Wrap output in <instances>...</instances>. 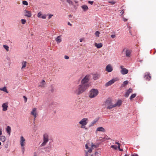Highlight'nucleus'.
<instances>
[{
	"instance_id": "obj_1",
	"label": "nucleus",
	"mask_w": 156,
	"mask_h": 156,
	"mask_svg": "<svg viewBox=\"0 0 156 156\" xmlns=\"http://www.w3.org/2000/svg\"><path fill=\"white\" fill-rule=\"evenodd\" d=\"M87 88V86H83L80 84L77 87H73L72 89V92L73 94L78 95L84 92Z\"/></svg>"
},
{
	"instance_id": "obj_2",
	"label": "nucleus",
	"mask_w": 156,
	"mask_h": 156,
	"mask_svg": "<svg viewBox=\"0 0 156 156\" xmlns=\"http://www.w3.org/2000/svg\"><path fill=\"white\" fill-rule=\"evenodd\" d=\"M88 122V119L87 118H83L79 122V124L80 126V128L84 129L85 130L87 129V128L86 127V126Z\"/></svg>"
},
{
	"instance_id": "obj_3",
	"label": "nucleus",
	"mask_w": 156,
	"mask_h": 156,
	"mask_svg": "<svg viewBox=\"0 0 156 156\" xmlns=\"http://www.w3.org/2000/svg\"><path fill=\"white\" fill-rule=\"evenodd\" d=\"M90 78V77L89 75H86L82 80L81 82V84L83 86H87V88H88L90 86V84L88 83V82L89 81Z\"/></svg>"
},
{
	"instance_id": "obj_4",
	"label": "nucleus",
	"mask_w": 156,
	"mask_h": 156,
	"mask_svg": "<svg viewBox=\"0 0 156 156\" xmlns=\"http://www.w3.org/2000/svg\"><path fill=\"white\" fill-rule=\"evenodd\" d=\"M98 94V91L97 89H93L90 92L89 97L90 98H93L96 97Z\"/></svg>"
},
{
	"instance_id": "obj_5",
	"label": "nucleus",
	"mask_w": 156,
	"mask_h": 156,
	"mask_svg": "<svg viewBox=\"0 0 156 156\" xmlns=\"http://www.w3.org/2000/svg\"><path fill=\"white\" fill-rule=\"evenodd\" d=\"M20 143L23 153V154L25 151L24 146L26 144V140L24 137L22 136H21L20 137Z\"/></svg>"
},
{
	"instance_id": "obj_6",
	"label": "nucleus",
	"mask_w": 156,
	"mask_h": 156,
	"mask_svg": "<svg viewBox=\"0 0 156 156\" xmlns=\"http://www.w3.org/2000/svg\"><path fill=\"white\" fill-rule=\"evenodd\" d=\"M132 50L126 48H124L122 51V55H125L127 57H129L131 56Z\"/></svg>"
},
{
	"instance_id": "obj_7",
	"label": "nucleus",
	"mask_w": 156,
	"mask_h": 156,
	"mask_svg": "<svg viewBox=\"0 0 156 156\" xmlns=\"http://www.w3.org/2000/svg\"><path fill=\"white\" fill-rule=\"evenodd\" d=\"M49 141L48 135L47 133H45L43 135V142L41 145V146H45Z\"/></svg>"
},
{
	"instance_id": "obj_8",
	"label": "nucleus",
	"mask_w": 156,
	"mask_h": 156,
	"mask_svg": "<svg viewBox=\"0 0 156 156\" xmlns=\"http://www.w3.org/2000/svg\"><path fill=\"white\" fill-rule=\"evenodd\" d=\"M91 144L90 143H87V144H85V148L87 150V151H84L85 154H88V153H90L92 152V149L90 147Z\"/></svg>"
},
{
	"instance_id": "obj_9",
	"label": "nucleus",
	"mask_w": 156,
	"mask_h": 156,
	"mask_svg": "<svg viewBox=\"0 0 156 156\" xmlns=\"http://www.w3.org/2000/svg\"><path fill=\"white\" fill-rule=\"evenodd\" d=\"M119 79L118 78L116 77L112 79V80H110L108 82H107L105 84V86L108 87V86L112 85V84L114 83L115 82L118 80Z\"/></svg>"
},
{
	"instance_id": "obj_10",
	"label": "nucleus",
	"mask_w": 156,
	"mask_h": 156,
	"mask_svg": "<svg viewBox=\"0 0 156 156\" xmlns=\"http://www.w3.org/2000/svg\"><path fill=\"white\" fill-rule=\"evenodd\" d=\"M23 14L25 16L28 17H30L32 16L31 12L27 10H25L24 11Z\"/></svg>"
},
{
	"instance_id": "obj_11",
	"label": "nucleus",
	"mask_w": 156,
	"mask_h": 156,
	"mask_svg": "<svg viewBox=\"0 0 156 156\" xmlns=\"http://www.w3.org/2000/svg\"><path fill=\"white\" fill-rule=\"evenodd\" d=\"M46 84L44 80H43L41 81L39 83L38 87H44L46 86Z\"/></svg>"
},
{
	"instance_id": "obj_12",
	"label": "nucleus",
	"mask_w": 156,
	"mask_h": 156,
	"mask_svg": "<svg viewBox=\"0 0 156 156\" xmlns=\"http://www.w3.org/2000/svg\"><path fill=\"white\" fill-rule=\"evenodd\" d=\"M31 114L33 115L35 118L37 117V112L36 108H34L33 109L32 111L31 112Z\"/></svg>"
},
{
	"instance_id": "obj_13",
	"label": "nucleus",
	"mask_w": 156,
	"mask_h": 156,
	"mask_svg": "<svg viewBox=\"0 0 156 156\" xmlns=\"http://www.w3.org/2000/svg\"><path fill=\"white\" fill-rule=\"evenodd\" d=\"M105 129L102 127H98L95 131L96 133H97L98 132H105Z\"/></svg>"
},
{
	"instance_id": "obj_14",
	"label": "nucleus",
	"mask_w": 156,
	"mask_h": 156,
	"mask_svg": "<svg viewBox=\"0 0 156 156\" xmlns=\"http://www.w3.org/2000/svg\"><path fill=\"white\" fill-rule=\"evenodd\" d=\"M105 103V105L107 106H108L113 103L112 100L109 99L106 100Z\"/></svg>"
},
{
	"instance_id": "obj_15",
	"label": "nucleus",
	"mask_w": 156,
	"mask_h": 156,
	"mask_svg": "<svg viewBox=\"0 0 156 156\" xmlns=\"http://www.w3.org/2000/svg\"><path fill=\"white\" fill-rule=\"evenodd\" d=\"M2 107L3 108L2 110L3 111H6L8 107L7 104L6 103L3 104L2 105Z\"/></svg>"
},
{
	"instance_id": "obj_16",
	"label": "nucleus",
	"mask_w": 156,
	"mask_h": 156,
	"mask_svg": "<svg viewBox=\"0 0 156 156\" xmlns=\"http://www.w3.org/2000/svg\"><path fill=\"white\" fill-rule=\"evenodd\" d=\"M55 41L58 44L59 43L62 41L61 36H59L55 39Z\"/></svg>"
},
{
	"instance_id": "obj_17",
	"label": "nucleus",
	"mask_w": 156,
	"mask_h": 156,
	"mask_svg": "<svg viewBox=\"0 0 156 156\" xmlns=\"http://www.w3.org/2000/svg\"><path fill=\"white\" fill-rule=\"evenodd\" d=\"M132 89L129 88L128 91L126 92L125 94V97H127L129 95L130 93H132Z\"/></svg>"
},
{
	"instance_id": "obj_18",
	"label": "nucleus",
	"mask_w": 156,
	"mask_h": 156,
	"mask_svg": "<svg viewBox=\"0 0 156 156\" xmlns=\"http://www.w3.org/2000/svg\"><path fill=\"white\" fill-rule=\"evenodd\" d=\"M128 72V70L127 69H122L121 71V73L123 75L126 74Z\"/></svg>"
},
{
	"instance_id": "obj_19",
	"label": "nucleus",
	"mask_w": 156,
	"mask_h": 156,
	"mask_svg": "<svg viewBox=\"0 0 156 156\" xmlns=\"http://www.w3.org/2000/svg\"><path fill=\"white\" fill-rule=\"evenodd\" d=\"M109 138H108V136H105L103 138L101 137H100L99 139V140L100 141H104L106 140H108Z\"/></svg>"
},
{
	"instance_id": "obj_20",
	"label": "nucleus",
	"mask_w": 156,
	"mask_h": 156,
	"mask_svg": "<svg viewBox=\"0 0 156 156\" xmlns=\"http://www.w3.org/2000/svg\"><path fill=\"white\" fill-rule=\"evenodd\" d=\"M97 121V120H94L92 122H90V123L89 125V127H90L93 126L94 125V124L96 123Z\"/></svg>"
},
{
	"instance_id": "obj_21",
	"label": "nucleus",
	"mask_w": 156,
	"mask_h": 156,
	"mask_svg": "<svg viewBox=\"0 0 156 156\" xmlns=\"http://www.w3.org/2000/svg\"><path fill=\"white\" fill-rule=\"evenodd\" d=\"M95 46L96 47L98 48H99L103 46V44L102 43H95L94 44Z\"/></svg>"
},
{
	"instance_id": "obj_22",
	"label": "nucleus",
	"mask_w": 156,
	"mask_h": 156,
	"mask_svg": "<svg viewBox=\"0 0 156 156\" xmlns=\"http://www.w3.org/2000/svg\"><path fill=\"white\" fill-rule=\"evenodd\" d=\"M122 103V101L119 100H118L117 101V102H116V103H115V104H115V107H116V106H120L121 105Z\"/></svg>"
},
{
	"instance_id": "obj_23",
	"label": "nucleus",
	"mask_w": 156,
	"mask_h": 156,
	"mask_svg": "<svg viewBox=\"0 0 156 156\" xmlns=\"http://www.w3.org/2000/svg\"><path fill=\"white\" fill-rule=\"evenodd\" d=\"M5 137L4 136H0V140L3 142L5 140Z\"/></svg>"
},
{
	"instance_id": "obj_24",
	"label": "nucleus",
	"mask_w": 156,
	"mask_h": 156,
	"mask_svg": "<svg viewBox=\"0 0 156 156\" xmlns=\"http://www.w3.org/2000/svg\"><path fill=\"white\" fill-rule=\"evenodd\" d=\"M81 8L83 9L84 11H86L88 9V6L86 5H83L82 6Z\"/></svg>"
},
{
	"instance_id": "obj_25",
	"label": "nucleus",
	"mask_w": 156,
	"mask_h": 156,
	"mask_svg": "<svg viewBox=\"0 0 156 156\" xmlns=\"http://www.w3.org/2000/svg\"><path fill=\"white\" fill-rule=\"evenodd\" d=\"M99 76V75L98 74H94L93 75V78L94 80H96L98 79Z\"/></svg>"
},
{
	"instance_id": "obj_26",
	"label": "nucleus",
	"mask_w": 156,
	"mask_h": 156,
	"mask_svg": "<svg viewBox=\"0 0 156 156\" xmlns=\"http://www.w3.org/2000/svg\"><path fill=\"white\" fill-rule=\"evenodd\" d=\"M0 90L1 91H3L6 93H8V92L5 87H4L2 88H0Z\"/></svg>"
},
{
	"instance_id": "obj_27",
	"label": "nucleus",
	"mask_w": 156,
	"mask_h": 156,
	"mask_svg": "<svg viewBox=\"0 0 156 156\" xmlns=\"http://www.w3.org/2000/svg\"><path fill=\"white\" fill-rule=\"evenodd\" d=\"M115 104H113L112 103L111 105L108 106H107V108L108 109H112V108L115 107Z\"/></svg>"
},
{
	"instance_id": "obj_28",
	"label": "nucleus",
	"mask_w": 156,
	"mask_h": 156,
	"mask_svg": "<svg viewBox=\"0 0 156 156\" xmlns=\"http://www.w3.org/2000/svg\"><path fill=\"white\" fill-rule=\"evenodd\" d=\"M6 129V131L7 133H8L9 135H10L11 131V129L10 127L9 126H8L7 127Z\"/></svg>"
},
{
	"instance_id": "obj_29",
	"label": "nucleus",
	"mask_w": 156,
	"mask_h": 156,
	"mask_svg": "<svg viewBox=\"0 0 156 156\" xmlns=\"http://www.w3.org/2000/svg\"><path fill=\"white\" fill-rule=\"evenodd\" d=\"M147 80H150L151 78V76H149V73H147L145 77Z\"/></svg>"
},
{
	"instance_id": "obj_30",
	"label": "nucleus",
	"mask_w": 156,
	"mask_h": 156,
	"mask_svg": "<svg viewBox=\"0 0 156 156\" xmlns=\"http://www.w3.org/2000/svg\"><path fill=\"white\" fill-rule=\"evenodd\" d=\"M27 62L26 61H23L22 62V68H23L26 67V66Z\"/></svg>"
},
{
	"instance_id": "obj_31",
	"label": "nucleus",
	"mask_w": 156,
	"mask_h": 156,
	"mask_svg": "<svg viewBox=\"0 0 156 156\" xmlns=\"http://www.w3.org/2000/svg\"><path fill=\"white\" fill-rule=\"evenodd\" d=\"M3 47L7 51H9V47L6 45H4L3 46Z\"/></svg>"
},
{
	"instance_id": "obj_32",
	"label": "nucleus",
	"mask_w": 156,
	"mask_h": 156,
	"mask_svg": "<svg viewBox=\"0 0 156 156\" xmlns=\"http://www.w3.org/2000/svg\"><path fill=\"white\" fill-rule=\"evenodd\" d=\"M90 147H91L92 149L94 148H96L97 147L96 145L92 143L91 144Z\"/></svg>"
},
{
	"instance_id": "obj_33",
	"label": "nucleus",
	"mask_w": 156,
	"mask_h": 156,
	"mask_svg": "<svg viewBox=\"0 0 156 156\" xmlns=\"http://www.w3.org/2000/svg\"><path fill=\"white\" fill-rule=\"evenodd\" d=\"M136 96V94H133L130 97V99L132 100L133 98H134Z\"/></svg>"
},
{
	"instance_id": "obj_34",
	"label": "nucleus",
	"mask_w": 156,
	"mask_h": 156,
	"mask_svg": "<svg viewBox=\"0 0 156 156\" xmlns=\"http://www.w3.org/2000/svg\"><path fill=\"white\" fill-rule=\"evenodd\" d=\"M100 34V33L98 31H97L95 33V35L96 36H97L98 37H99V35Z\"/></svg>"
},
{
	"instance_id": "obj_35",
	"label": "nucleus",
	"mask_w": 156,
	"mask_h": 156,
	"mask_svg": "<svg viewBox=\"0 0 156 156\" xmlns=\"http://www.w3.org/2000/svg\"><path fill=\"white\" fill-rule=\"evenodd\" d=\"M21 21L22 23L23 24H24L26 23V20H24V19H22L21 20Z\"/></svg>"
},
{
	"instance_id": "obj_36",
	"label": "nucleus",
	"mask_w": 156,
	"mask_h": 156,
	"mask_svg": "<svg viewBox=\"0 0 156 156\" xmlns=\"http://www.w3.org/2000/svg\"><path fill=\"white\" fill-rule=\"evenodd\" d=\"M23 4L24 5H28V3L27 2V1H23Z\"/></svg>"
},
{
	"instance_id": "obj_37",
	"label": "nucleus",
	"mask_w": 156,
	"mask_h": 156,
	"mask_svg": "<svg viewBox=\"0 0 156 156\" xmlns=\"http://www.w3.org/2000/svg\"><path fill=\"white\" fill-rule=\"evenodd\" d=\"M111 147L115 150L117 149V146L116 145H112L111 146Z\"/></svg>"
},
{
	"instance_id": "obj_38",
	"label": "nucleus",
	"mask_w": 156,
	"mask_h": 156,
	"mask_svg": "<svg viewBox=\"0 0 156 156\" xmlns=\"http://www.w3.org/2000/svg\"><path fill=\"white\" fill-rule=\"evenodd\" d=\"M128 83H129L128 81L126 80V81H124L123 82L124 86H126V85L127 84H128Z\"/></svg>"
},
{
	"instance_id": "obj_39",
	"label": "nucleus",
	"mask_w": 156,
	"mask_h": 156,
	"mask_svg": "<svg viewBox=\"0 0 156 156\" xmlns=\"http://www.w3.org/2000/svg\"><path fill=\"white\" fill-rule=\"evenodd\" d=\"M67 2L70 5H72L73 4L72 2L70 0H67Z\"/></svg>"
},
{
	"instance_id": "obj_40",
	"label": "nucleus",
	"mask_w": 156,
	"mask_h": 156,
	"mask_svg": "<svg viewBox=\"0 0 156 156\" xmlns=\"http://www.w3.org/2000/svg\"><path fill=\"white\" fill-rule=\"evenodd\" d=\"M112 67L111 65L108 64L106 66V68H112Z\"/></svg>"
},
{
	"instance_id": "obj_41",
	"label": "nucleus",
	"mask_w": 156,
	"mask_h": 156,
	"mask_svg": "<svg viewBox=\"0 0 156 156\" xmlns=\"http://www.w3.org/2000/svg\"><path fill=\"white\" fill-rule=\"evenodd\" d=\"M42 14L41 12H39L37 15V16L38 18H40L41 16V15Z\"/></svg>"
},
{
	"instance_id": "obj_42",
	"label": "nucleus",
	"mask_w": 156,
	"mask_h": 156,
	"mask_svg": "<svg viewBox=\"0 0 156 156\" xmlns=\"http://www.w3.org/2000/svg\"><path fill=\"white\" fill-rule=\"evenodd\" d=\"M113 69H106V70L108 72H110L112 71Z\"/></svg>"
},
{
	"instance_id": "obj_43",
	"label": "nucleus",
	"mask_w": 156,
	"mask_h": 156,
	"mask_svg": "<svg viewBox=\"0 0 156 156\" xmlns=\"http://www.w3.org/2000/svg\"><path fill=\"white\" fill-rule=\"evenodd\" d=\"M115 144H117L118 145V148L120 149V144L118 142H115Z\"/></svg>"
},
{
	"instance_id": "obj_44",
	"label": "nucleus",
	"mask_w": 156,
	"mask_h": 156,
	"mask_svg": "<svg viewBox=\"0 0 156 156\" xmlns=\"http://www.w3.org/2000/svg\"><path fill=\"white\" fill-rule=\"evenodd\" d=\"M23 98L25 102H27V98L25 96H23Z\"/></svg>"
},
{
	"instance_id": "obj_45",
	"label": "nucleus",
	"mask_w": 156,
	"mask_h": 156,
	"mask_svg": "<svg viewBox=\"0 0 156 156\" xmlns=\"http://www.w3.org/2000/svg\"><path fill=\"white\" fill-rule=\"evenodd\" d=\"M88 3L91 4V5H93V3H94V2L93 1H88Z\"/></svg>"
},
{
	"instance_id": "obj_46",
	"label": "nucleus",
	"mask_w": 156,
	"mask_h": 156,
	"mask_svg": "<svg viewBox=\"0 0 156 156\" xmlns=\"http://www.w3.org/2000/svg\"><path fill=\"white\" fill-rule=\"evenodd\" d=\"M121 16H122V17L123 16V14L124 13V11L123 10L121 12Z\"/></svg>"
},
{
	"instance_id": "obj_47",
	"label": "nucleus",
	"mask_w": 156,
	"mask_h": 156,
	"mask_svg": "<svg viewBox=\"0 0 156 156\" xmlns=\"http://www.w3.org/2000/svg\"><path fill=\"white\" fill-rule=\"evenodd\" d=\"M108 2L110 3H111L112 4H114L115 3V2L114 1H109Z\"/></svg>"
},
{
	"instance_id": "obj_48",
	"label": "nucleus",
	"mask_w": 156,
	"mask_h": 156,
	"mask_svg": "<svg viewBox=\"0 0 156 156\" xmlns=\"http://www.w3.org/2000/svg\"><path fill=\"white\" fill-rule=\"evenodd\" d=\"M122 18H123V20L124 21V22H126V21H127V19H126L124 17H123V16H122Z\"/></svg>"
},
{
	"instance_id": "obj_49",
	"label": "nucleus",
	"mask_w": 156,
	"mask_h": 156,
	"mask_svg": "<svg viewBox=\"0 0 156 156\" xmlns=\"http://www.w3.org/2000/svg\"><path fill=\"white\" fill-rule=\"evenodd\" d=\"M64 58H65V59H68L69 58V57L68 56L65 55V57H64Z\"/></svg>"
},
{
	"instance_id": "obj_50",
	"label": "nucleus",
	"mask_w": 156,
	"mask_h": 156,
	"mask_svg": "<svg viewBox=\"0 0 156 156\" xmlns=\"http://www.w3.org/2000/svg\"><path fill=\"white\" fill-rule=\"evenodd\" d=\"M2 129L1 128H0V136H1V135L2 134Z\"/></svg>"
},
{
	"instance_id": "obj_51",
	"label": "nucleus",
	"mask_w": 156,
	"mask_h": 156,
	"mask_svg": "<svg viewBox=\"0 0 156 156\" xmlns=\"http://www.w3.org/2000/svg\"><path fill=\"white\" fill-rule=\"evenodd\" d=\"M41 17L42 19H45L46 18V16L45 15H43Z\"/></svg>"
},
{
	"instance_id": "obj_52",
	"label": "nucleus",
	"mask_w": 156,
	"mask_h": 156,
	"mask_svg": "<svg viewBox=\"0 0 156 156\" xmlns=\"http://www.w3.org/2000/svg\"><path fill=\"white\" fill-rule=\"evenodd\" d=\"M53 16V15L49 14V16H48V18L50 19L52 17V16Z\"/></svg>"
},
{
	"instance_id": "obj_53",
	"label": "nucleus",
	"mask_w": 156,
	"mask_h": 156,
	"mask_svg": "<svg viewBox=\"0 0 156 156\" xmlns=\"http://www.w3.org/2000/svg\"><path fill=\"white\" fill-rule=\"evenodd\" d=\"M111 37L113 38H114L115 37V35H112L111 36Z\"/></svg>"
},
{
	"instance_id": "obj_54",
	"label": "nucleus",
	"mask_w": 156,
	"mask_h": 156,
	"mask_svg": "<svg viewBox=\"0 0 156 156\" xmlns=\"http://www.w3.org/2000/svg\"><path fill=\"white\" fill-rule=\"evenodd\" d=\"M131 156H138V155L137 154H133L131 155Z\"/></svg>"
},
{
	"instance_id": "obj_55",
	"label": "nucleus",
	"mask_w": 156,
	"mask_h": 156,
	"mask_svg": "<svg viewBox=\"0 0 156 156\" xmlns=\"http://www.w3.org/2000/svg\"><path fill=\"white\" fill-rule=\"evenodd\" d=\"M68 25L70 26H72V24H71L70 22L68 23Z\"/></svg>"
},
{
	"instance_id": "obj_56",
	"label": "nucleus",
	"mask_w": 156,
	"mask_h": 156,
	"mask_svg": "<svg viewBox=\"0 0 156 156\" xmlns=\"http://www.w3.org/2000/svg\"><path fill=\"white\" fill-rule=\"evenodd\" d=\"M80 42H82V41H83V38H81V39H80Z\"/></svg>"
},
{
	"instance_id": "obj_57",
	"label": "nucleus",
	"mask_w": 156,
	"mask_h": 156,
	"mask_svg": "<svg viewBox=\"0 0 156 156\" xmlns=\"http://www.w3.org/2000/svg\"><path fill=\"white\" fill-rule=\"evenodd\" d=\"M8 147V145H5V148H7Z\"/></svg>"
},
{
	"instance_id": "obj_58",
	"label": "nucleus",
	"mask_w": 156,
	"mask_h": 156,
	"mask_svg": "<svg viewBox=\"0 0 156 156\" xmlns=\"http://www.w3.org/2000/svg\"><path fill=\"white\" fill-rule=\"evenodd\" d=\"M118 149H119V150L121 151H123V150L122 149H121L120 148V149L119 148H118Z\"/></svg>"
},
{
	"instance_id": "obj_59",
	"label": "nucleus",
	"mask_w": 156,
	"mask_h": 156,
	"mask_svg": "<svg viewBox=\"0 0 156 156\" xmlns=\"http://www.w3.org/2000/svg\"><path fill=\"white\" fill-rule=\"evenodd\" d=\"M129 33L130 34H131V35H132V33H131V31L130 30H129Z\"/></svg>"
},
{
	"instance_id": "obj_60",
	"label": "nucleus",
	"mask_w": 156,
	"mask_h": 156,
	"mask_svg": "<svg viewBox=\"0 0 156 156\" xmlns=\"http://www.w3.org/2000/svg\"><path fill=\"white\" fill-rule=\"evenodd\" d=\"M34 156H36V153L35 152L34 153Z\"/></svg>"
},
{
	"instance_id": "obj_61",
	"label": "nucleus",
	"mask_w": 156,
	"mask_h": 156,
	"mask_svg": "<svg viewBox=\"0 0 156 156\" xmlns=\"http://www.w3.org/2000/svg\"><path fill=\"white\" fill-rule=\"evenodd\" d=\"M121 68L122 69V68H123V66H121Z\"/></svg>"
},
{
	"instance_id": "obj_62",
	"label": "nucleus",
	"mask_w": 156,
	"mask_h": 156,
	"mask_svg": "<svg viewBox=\"0 0 156 156\" xmlns=\"http://www.w3.org/2000/svg\"><path fill=\"white\" fill-rule=\"evenodd\" d=\"M2 144V143L1 142H0V146H1Z\"/></svg>"
},
{
	"instance_id": "obj_63",
	"label": "nucleus",
	"mask_w": 156,
	"mask_h": 156,
	"mask_svg": "<svg viewBox=\"0 0 156 156\" xmlns=\"http://www.w3.org/2000/svg\"><path fill=\"white\" fill-rule=\"evenodd\" d=\"M124 156H128V155L126 154H125Z\"/></svg>"
},
{
	"instance_id": "obj_64",
	"label": "nucleus",
	"mask_w": 156,
	"mask_h": 156,
	"mask_svg": "<svg viewBox=\"0 0 156 156\" xmlns=\"http://www.w3.org/2000/svg\"><path fill=\"white\" fill-rule=\"evenodd\" d=\"M96 153H97V152H96L95 153V154H96Z\"/></svg>"
}]
</instances>
